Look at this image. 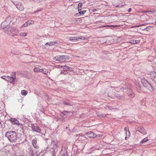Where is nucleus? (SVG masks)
Instances as JSON below:
<instances>
[{"label": "nucleus", "instance_id": "1", "mask_svg": "<svg viewBox=\"0 0 156 156\" xmlns=\"http://www.w3.org/2000/svg\"><path fill=\"white\" fill-rule=\"evenodd\" d=\"M136 88L139 90L142 89L143 86L150 91L152 90V87L150 84L147 80L144 79L141 80L140 82H136Z\"/></svg>", "mask_w": 156, "mask_h": 156}, {"label": "nucleus", "instance_id": "2", "mask_svg": "<svg viewBox=\"0 0 156 156\" xmlns=\"http://www.w3.org/2000/svg\"><path fill=\"white\" fill-rule=\"evenodd\" d=\"M5 136L7 137L11 142H15L17 139V136L16 133L13 131H10L6 132Z\"/></svg>", "mask_w": 156, "mask_h": 156}, {"label": "nucleus", "instance_id": "3", "mask_svg": "<svg viewBox=\"0 0 156 156\" xmlns=\"http://www.w3.org/2000/svg\"><path fill=\"white\" fill-rule=\"evenodd\" d=\"M130 86L131 85L127 83L125 84V85L123 87L121 88V89H124L125 90H126L127 89V90L126 91L127 94L131 98H133L134 96V94L130 88Z\"/></svg>", "mask_w": 156, "mask_h": 156}, {"label": "nucleus", "instance_id": "4", "mask_svg": "<svg viewBox=\"0 0 156 156\" xmlns=\"http://www.w3.org/2000/svg\"><path fill=\"white\" fill-rule=\"evenodd\" d=\"M14 16L13 15H10L7 16L4 22L2 23L1 26L4 27V25H9L14 20Z\"/></svg>", "mask_w": 156, "mask_h": 156}, {"label": "nucleus", "instance_id": "5", "mask_svg": "<svg viewBox=\"0 0 156 156\" xmlns=\"http://www.w3.org/2000/svg\"><path fill=\"white\" fill-rule=\"evenodd\" d=\"M8 25H4V27H2L4 31L9 35H11L13 31L15 30L16 29L12 27H8Z\"/></svg>", "mask_w": 156, "mask_h": 156}, {"label": "nucleus", "instance_id": "6", "mask_svg": "<svg viewBox=\"0 0 156 156\" xmlns=\"http://www.w3.org/2000/svg\"><path fill=\"white\" fill-rule=\"evenodd\" d=\"M51 145L53 146V147H52V148H53V155L54 154V155L56 156L58 151V147L56 144H55V141L54 140L52 141Z\"/></svg>", "mask_w": 156, "mask_h": 156}, {"label": "nucleus", "instance_id": "7", "mask_svg": "<svg viewBox=\"0 0 156 156\" xmlns=\"http://www.w3.org/2000/svg\"><path fill=\"white\" fill-rule=\"evenodd\" d=\"M13 3L19 10L21 11L24 10V7L21 2H15Z\"/></svg>", "mask_w": 156, "mask_h": 156}, {"label": "nucleus", "instance_id": "8", "mask_svg": "<svg viewBox=\"0 0 156 156\" xmlns=\"http://www.w3.org/2000/svg\"><path fill=\"white\" fill-rule=\"evenodd\" d=\"M11 76H13L12 77H10L8 76V78H7V81H9L10 83H12L16 79V73H11Z\"/></svg>", "mask_w": 156, "mask_h": 156}, {"label": "nucleus", "instance_id": "9", "mask_svg": "<svg viewBox=\"0 0 156 156\" xmlns=\"http://www.w3.org/2000/svg\"><path fill=\"white\" fill-rule=\"evenodd\" d=\"M148 76L149 77H150L156 83V72H151Z\"/></svg>", "mask_w": 156, "mask_h": 156}, {"label": "nucleus", "instance_id": "10", "mask_svg": "<svg viewBox=\"0 0 156 156\" xmlns=\"http://www.w3.org/2000/svg\"><path fill=\"white\" fill-rule=\"evenodd\" d=\"M86 38L83 37V36H80V37H70L69 38V40L70 41H74L76 42L78 41V40L80 39H85Z\"/></svg>", "mask_w": 156, "mask_h": 156}, {"label": "nucleus", "instance_id": "11", "mask_svg": "<svg viewBox=\"0 0 156 156\" xmlns=\"http://www.w3.org/2000/svg\"><path fill=\"white\" fill-rule=\"evenodd\" d=\"M136 131L140 132L141 133L144 135H145L147 133V132L146 130L143 127H140L138 128V129L136 130Z\"/></svg>", "mask_w": 156, "mask_h": 156}, {"label": "nucleus", "instance_id": "12", "mask_svg": "<svg viewBox=\"0 0 156 156\" xmlns=\"http://www.w3.org/2000/svg\"><path fill=\"white\" fill-rule=\"evenodd\" d=\"M61 67L63 69L64 71H72L73 70V69L72 68L66 66H61Z\"/></svg>", "mask_w": 156, "mask_h": 156}, {"label": "nucleus", "instance_id": "13", "mask_svg": "<svg viewBox=\"0 0 156 156\" xmlns=\"http://www.w3.org/2000/svg\"><path fill=\"white\" fill-rule=\"evenodd\" d=\"M86 135L90 138H94L96 136L95 134L91 131L86 133Z\"/></svg>", "mask_w": 156, "mask_h": 156}, {"label": "nucleus", "instance_id": "14", "mask_svg": "<svg viewBox=\"0 0 156 156\" xmlns=\"http://www.w3.org/2000/svg\"><path fill=\"white\" fill-rule=\"evenodd\" d=\"M61 62H64L66 60H69V56L66 55H61Z\"/></svg>", "mask_w": 156, "mask_h": 156}, {"label": "nucleus", "instance_id": "15", "mask_svg": "<svg viewBox=\"0 0 156 156\" xmlns=\"http://www.w3.org/2000/svg\"><path fill=\"white\" fill-rule=\"evenodd\" d=\"M10 121L13 124H16L18 125H20L19 121L15 119H11Z\"/></svg>", "mask_w": 156, "mask_h": 156}, {"label": "nucleus", "instance_id": "16", "mask_svg": "<svg viewBox=\"0 0 156 156\" xmlns=\"http://www.w3.org/2000/svg\"><path fill=\"white\" fill-rule=\"evenodd\" d=\"M32 143L34 147L36 148H38V146L37 145V139L36 138L32 140Z\"/></svg>", "mask_w": 156, "mask_h": 156}, {"label": "nucleus", "instance_id": "17", "mask_svg": "<svg viewBox=\"0 0 156 156\" xmlns=\"http://www.w3.org/2000/svg\"><path fill=\"white\" fill-rule=\"evenodd\" d=\"M57 44V43L55 41H51L50 42H47L45 44V45L48 44L49 46L54 45L55 44Z\"/></svg>", "mask_w": 156, "mask_h": 156}, {"label": "nucleus", "instance_id": "18", "mask_svg": "<svg viewBox=\"0 0 156 156\" xmlns=\"http://www.w3.org/2000/svg\"><path fill=\"white\" fill-rule=\"evenodd\" d=\"M41 72L44 74H47L48 73V71L46 69H40V72Z\"/></svg>", "mask_w": 156, "mask_h": 156}, {"label": "nucleus", "instance_id": "19", "mask_svg": "<svg viewBox=\"0 0 156 156\" xmlns=\"http://www.w3.org/2000/svg\"><path fill=\"white\" fill-rule=\"evenodd\" d=\"M54 59L55 61L61 62V56L58 55L55 57L54 58Z\"/></svg>", "mask_w": 156, "mask_h": 156}, {"label": "nucleus", "instance_id": "20", "mask_svg": "<svg viewBox=\"0 0 156 156\" xmlns=\"http://www.w3.org/2000/svg\"><path fill=\"white\" fill-rule=\"evenodd\" d=\"M60 154L62 155L61 156H68L67 152L66 151H64L63 153L61 151L60 152Z\"/></svg>", "mask_w": 156, "mask_h": 156}, {"label": "nucleus", "instance_id": "21", "mask_svg": "<svg viewBox=\"0 0 156 156\" xmlns=\"http://www.w3.org/2000/svg\"><path fill=\"white\" fill-rule=\"evenodd\" d=\"M28 26L30 25L34 24V21L32 20H28L27 22Z\"/></svg>", "mask_w": 156, "mask_h": 156}, {"label": "nucleus", "instance_id": "22", "mask_svg": "<svg viewBox=\"0 0 156 156\" xmlns=\"http://www.w3.org/2000/svg\"><path fill=\"white\" fill-rule=\"evenodd\" d=\"M28 93L27 91L25 90H23L21 91V93L22 95H26Z\"/></svg>", "mask_w": 156, "mask_h": 156}, {"label": "nucleus", "instance_id": "23", "mask_svg": "<svg viewBox=\"0 0 156 156\" xmlns=\"http://www.w3.org/2000/svg\"><path fill=\"white\" fill-rule=\"evenodd\" d=\"M115 96L116 98L118 99H120L121 98L122 96L119 94H115Z\"/></svg>", "mask_w": 156, "mask_h": 156}, {"label": "nucleus", "instance_id": "24", "mask_svg": "<svg viewBox=\"0 0 156 156\" xmlns=\"http://www.w3.org/2000/svg\"><path fill=\"white\" fill-rule=\"evenodd\" d=\"M96 114L100 118L101 117H105L106 116V115H104L103 114H101L99 113V112H97Z\"/></svg>", "mask_w": 156, "mask_h": 156}, {"label": "nucleus", "instance_id": "25", "mask_svg": "<svg viewBox=\"0 0 156 156\" xmlns=\"http://www.w3.org/2000/svg\"><path fill=\"white\" fill-rule=\"evenodd\" d=\"M148 140L147 137H145L141 141L140 143L141 144H143L144 143H145L147 141H148Z\"/></svg>", "mask_w": 156, "mask_h": 156}, {"label": "nucleus", "instance_id": "26", "mask_svg": "<svg viewBox=\"0 0 156 156\" xmlns=\"http://www.w3.org/2000/svg\"><path fill=\"white\" fill-rule=\"evenodd\" d=\"M129 42L132 44H135L137 43L136 41L132 39L129 41Z\"/></svg>", "mask_w": 156, "mask_h": 156}, {"label": "nucleus", "instance_id": "27", "mask_svg": "<svg viewBox=\"0 0 156 156\" xmlns=\"http://www.w3.org/2000/svg\"><path fill=\"white\" fill-rule=\"evenodd\" d=\"M82 6V4L81 2H80L78 5V11H80L81 10V7Z\"/></svg>", "mask_w": 156, "mask_h": 156}, {"label": "nucleus", "instance_id": "28", "mask_svg": "<svg viewBox=\"0 0 156 156\" xmlns=\"http://www.w3.org/2000/svg\"><path fill=\"white\" fill-rule=\"evenodd\" d=\"M86 12V11L85 10H83L82 11H81L79 12V13H77L76 14V15H77L78 14H79V15H80L81 14H83L84 13Z\"/></svg>", "mask_w": 156, "mask_h": 156}, {"label": "nucleus", "instance_id": "29", "mask_svg": "<svg viewBox=\"0 0 156 156\" xmlns=\"http://www.w3.org/2000/svg\"><path fill=\"white\" fill-rule=\"evenodd\" d=\"M27 34L26 33L21 32L20 34V35L21 36H27Z\"/></svg>", "mask_w": 156, "mask_h": 156}, {"label": "nucleus", "instance_id": "30", "mask_svg": "<svg viewBox=\"0 0 156 156\" xmlns=\"http://www.w3.org/2000/svg\"><path fill=\"white\" fill-rule=\"evenodd\" d=\"M1 78L2 79H3L7 81V78H8V76H2L1 77Z\"/></svg>", "mask_w": 156, "mask_h": 156}, {"label": "nucleus", "instance_id": "31", "mask_svg": "<svg viewBox=\"0 0 156 156\" xmlns=\"http://www.w3.org/2000/svg\"><path fill=\"white\" fill-rule=\"evenodd\" d=\"M109 26V27H120V26L119 25H111L110 26V25H108V26Z\"/></svg>", "mask_w": 156, "mask_h": 156}, {"label": "nucleus", "instance_id": "32", "mask_svg": "<svg viewBox=\"0 0 156 156\" xmlns=\"http://www.w3.org/2000/svg\"><path fill=\"white\" fill-rule=\"evenodd\" d=\"M34 70L35 72H38L39 71V68L38 67H36L34 69Z\"/></svg>", "mask_w": 156, "mask_h": 156}, {"label": "nucleus", "instance_id": "33", "mask_svg": "<svg viewBox=\"0 0 156 156\" xmlns=\"http://www.w3.org/2000/svg\"><path fill=\"white\" fill-rule=\"evenodd\" d=\"M28 24L27 23V22H26L25 23H24L22 26L21 27L22 28L23 27H28Z\"/></svg>", "mask_w": 156, "mask_h": 156}, {"label": "nucleus", "instance_id": "34", "mask_svg": "<svg viewBox=\"0 0 156 156\" xmlns=\"http://www.w3.org/2000/svg\"><path fill=\"white\" fill-rule=\"evenodd\" d=\"M63 103L65 105H68L69 104V101H63Z\"/></svg>", "mask_w": 156, "mask_h": 156}, {"label": "nucleus", "instance_id": "35", "mask_svg": "<svg viewBox=\"0 0 156 156\" xmlns=\"http://www.w3.org/2000/svg\"><path fill=\"white\" fill-rule=\"evenodd\" d=\"M106 108L107 109H109L110 110H111L112 109V108L111 106H106Z\"/></svg>", "mask_w": 156, "mask_h": 156}, {"label": "nucleus", "instance_id": "36", "mask_svg": "<svg viewBox=\"0 0 156 156\" xmlns=\"http://www.w3.org/2000/svg\"><path fill=\"white\" fill-rule=\"evenodd\" d=\"M97 10L96 9H92V11H93V12H96V11H97Z\"/></svg>", "mask_w": 156, "mask_h": 156}, {"label": "nucleus", "instance_id": "37", "mask_svg": "<svg viewBox=\"0 0 156 156\" xmlns=\"http://www.w3.org/2000/svg\"><path fill=\"white\" fill-rule=\"evenodd\" d=\"M127 129H128V127H126L124 128V130L126 131Z\"/></svg>", "mask_w": 156, "mask_h": 156}, {"label": "nucleus", "instance_id": "38", "mask_svg": "<svg viewBox=\"0 0 156 156\" xmlns=\"http://www.w3.org/2000/svg\"><path fill=\"white\" fill-rule=\"evenodd\" d=\"M131 10H132L131 9V8H129V10H128V12H131Z\"/></svg>", "mask_w": 156, "mask_h": 156}, {"label": "nucleus", "instance_id": "39", "mask_svg": "<svg viewBox=\"0 0 156 156\" xmlns=\"http://www.w3.org/2000/svg\"><path fill=\"white\" fill-rule=\"evenodd\" d=\"M140 25H138V26H134V27H139L140 26Z\"/></svg>", "mask_w": 156, "mask_h": 156}, {"label": "nucleus", "instance_id": "40", "mask_svg": "<svg viewBox=\"0 0 156 156\" xmlns=\"http://www.w3.org/2000/svg\"><path fill=\"white\" fill-rule=\"evenodd\" d=\"M128 131H129V136H130V132H129V130H128Z\"/></svg>", "mask_w": 156, "mask_h": 156}, {"label": "nucleus", "instance_id": "41", "mask_svg": "<svg viewBox=\"0 0 156 156\" xmlns=\"http://www.w3.org/2000/svg\"><path fill=\"white\" fill-rule=\"evenodd\" d=\"M126 138H127V137H125V139L126 140Z\"/></svg>", "mask_w": 156, "mask_h": 156}, {"label": "nucleus", "instance_id": "42", "mask_svg": "<svg viewBox=\"0 0 156 156\" xmlns=\"http://www.w3.org/2000/svg\"><path fill=\"white\" fill-rule=\"evenodd\" d=\"M53 156H55L54 155V154H53Z\"/></svg>", "mask_w": 156, "mask_h": 156}, {"label": "nucleus", "instance_id": "43", "mask_svg": "<svg viewBox=\"0 0 156 156\" xmlns=\"http://www.w3.org/2000/svg\"><path fill=\"white\" fill-rule=\"evenodd\" d=\"M61 150H62V148L61 149Z\"/></svg>", "mask_w": 156, "mask_h": 156}]
</instances>
